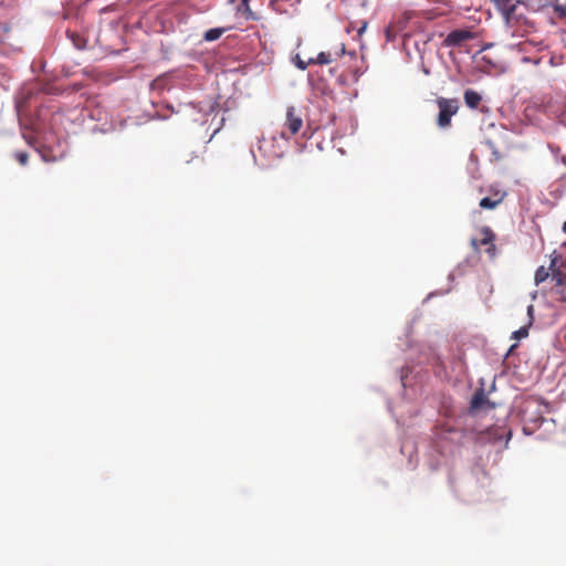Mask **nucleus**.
<instances>
[{
  "label": "nucleus",
  "mask_w": 566,
  "mask_h": 566,
  "mask_svg": "<svg viewBox=\"0 0 566 566\" xmlns=\"http://www.w3.org/2000/svg\"><path fill=\"white\" fill-rule=\"evenodd\" d=\"M439 114L437 117V125L440 128H448L451 126V118L459 111V101L457 98L439 97L437 99Z\"/></svg>",
  "instance_id": "1"
},
{
  "label": "nucleus",
  "mask_w": 566,
  "mask_h": 566,
  "mask_svg": "<svg viewBox=\"0 0 566 566\" xmlns=\"http://www.w3.org/2000/svg\"><path fill=\"white\" fill-rule=\"evenodd\" d=\"M547 406L538 399H528L522 408V418L525 423L538 424L543 421V409Z\"/></svg>",
  "instance_id": "2"
},
{
  "label": "nucleus",
  "mask_w": 566,
  "mask_h": 566,
  "mask_svg": "<svg viewBox=\"0 0 566 566\" xmlns=\"http://www.w3.org/2000/svg\"><path fill=\"white\" fill-rule=\"evenodd\" d=\"M480 232L482 234V239L481 240L472 239L471 240L472 248L474 250H478L480 245H488L486 253L493 258L495 255V251H496V248L494 244V240H495L494 232L492 231V229L490 227H483L480 230Z\"/></svg>",
  "instance_id": "3"
},
{
  "label": "nucleus",
  "mask_w": 566,
  "mask_h": 566,
  "mask_svg": "<svg viewBox=\"0 0 566 566\" xmlns=\"http://www.w3.org/2000/svg\"><path fill=\"white\" fill-rule=\"evenodd\" d=\"M285 127L289 129V135L282 133V136L289 138L300 132L303 125L302 116L296 112L295 107L290 106L286 111Z\"/></svg>",
  "instance_id": "4"
},
{
  "label": "nucleus",
  "mask_w": 566,
  "mask_h": 566,
  "mask_svg": "<svg viewBox=\"0 0 566 566\" xmlns=\"http://www.w3.org/2000/svg\"><path fill=\"white\" fill-rule=\"evenodd\" d=\"M473 38V34L469 30H453L451 31L443 41L444 46H459L467 40Z\"/></svg>",
  "instance_id": "5"
},
{
  "label": "nucleus",
  "mask_w": 566,
  "mask_h": 566,
  "mask_svg": "<svg viewBox=\"0 0 566 566\" xmlns=\"http://www.w3.org/2000/svg\"><path fill=\"white\" fill-rule=\"evenodd\" d=\"M549 270H552V281L557 294H560V300H564L563 289L566 287V273L556 268V259L552 260Z\"/></svg>",
  "instance_id": "6"
},
{
  "label": "nucleus",
  "mask_w": 566,
  "mask_h": 566,
  "mask_svg": "<svg viewBox=\"0 0 566 566\" xmlns=\"http://www.w3.org/2000/svg\"><path fill=\"white\" fill-rule=\"evenodd\" d=\"M497 10L504 17L506 23L510 22L511 15L515 12L520 0H492Z\"/></svg>",
  "instance_id": "7"
},
{
  "label": "nucleus",
  "mask_w": 566,
  "mask_h": 566,
  "mask_svg": "<svg viewBox=\"0 0 566 566\" xmlns=\"http://www.w3.org/2000/svg\"><path fill=\"white\" fill-rule=\"evenodd\" d=\"M506 193L500 190L494 191L492 197H484L480 200V208L492 210L495 209L504 200Z\"/></svg>",
  "instance_id": "8"
},
{
  "label": "nucleus",
  "mask_w": 566,
  "mask_h": 566,
  "mask_svg": "<svg viewBox=\"0 0 566 566\" xmlns=\"http://www.w3.org/2000/svg\"><path fill=\"white\" fill-rule=\"evenodd\" d=\"M344 53H345L344 44L342 45L340 51L335 52V54H333L332 52H321V53H318L316 59H314V64H319V65L331 64L333 61H335V59L337 56H340Z\"/></svg>",
  "instance_id": "9"
},
{
  "label": "nucleus",
  "mask_w": 566,
  "mask_h": 566,
  "mask_svg": "<svg viewBox=\"0 0 566 566\" xmlns=\"http://www.w3.org/2000/svg\"><path fill=\"white\" fill-rule=\"evenodd\" d=\"M180 161L184 165L195 164L196 166H201V165H203V157L196 151L185 150L180 154Z\"/></svg>",
  "instance_id": "10"
},
{
  "label": "nucleus",
  "mask_w": 566,
  "mask_h": 566,
  "mask_svg": "<svg viewBox=\"0 0 566 566\" xmlns=\"http://www.w3.org/2000/svg\"><path fill=\"white\" fill-rule=\"evenodd\" d=\"M463 97L465 105L471 109L478 108L482 101V96L476 91L471 88L464 91Z\"/></svg>",
  "instance_id": "11"
},
{
  "label": "nucleus",
  "mask_w": 566,
  "mask_h": 566,
  "mask_svg": "<svg viewBox=\"0 0 566 566\" xmlns=\"http://www.w3.org/2000/svg\"><path fill=\"white\" fill-rule=\"evenodd\" d=\"M486 403H489V400L485 396V392L483 389H480L473 395L470 409L471 411H478L481 410Z\"/></svg>",
  "instance_id": "12"
},
{
  "label": "nucleus",
  "mask_w": 566,
  "mask_h": 566,
  "mask_svg": "<svg viewBox=\"0 0 566 566\" xmlns=\"http://www.w3.org/2000/svg\"><path fill=\"white\" fill-rule=\"evenodd\" d=\"M237 12L241 13L245 19H255L254 13L249 6V0H241L237 7Z\"/></svg>",
  "instance_id": "13"
},
{
  "label": "nucleus",
  "mask_w": 566,
  "mask_h": 566,
  "mask_svg": "<svg viewBox=\"0 0 566 566\" xmlns=\"http://www.w3.org/2000/svg\"><path fill=\"white\" fill-rule=\"evenodd\" d=\"M549 276H552V270L546 269L545 266H539L534 276V281L536 285H539L544 281H546Z\"/></svg>",
  "instance_id": "14"
},
{
  "label": "nucleus",
  "mask_w": 566,
  "mask_h": 566,
  "mask_svg": "<svg viewBox=\"0 0 566 566\" xmlns=\"http://www.w3.org/2000/svg\"><path fill=\"white\" fill-rule=\"evenodd\" d=\"M224 32V29L222 28H213L206 31L203 34V39L208 42H212L218 40Z\"/></svg>",
  "instance_id": "15"
},
{
  "label": "nucleus",
  "mask_w": 566,
  "mask_h": 566,
  "mask_svg": "<svg viewBox=\"0 0 566 566\" xmlns=\"http://www.w3.org/2000/svg\"><path fill=\"white\" fill-rule=\"evenodd\" d=\"M67 35L76 49L81 50L86 46V40L82 35L70 31H67Z\"/></svg>",
  "instance_id": "16"
},
{
  "label": "nucleus",
  "mask_w": 566,
  "mask_h": 566,
  "mask_svg": "<svg viewBox=\"0 0 566 566\" xmlns=\"http://www.w3.org/2000/svg\"><path fill=\"white\" fill-rule=\"evenodd\" d=\"M553 7V13H554V18L558 19V20H564L566 19V4H560L558 2H555L552 4Z\"/></svg>",
  "instance_id": "17"
},
{
  "label": "nucleus",
  "mask_w": 566,
  "mask_h": 566,
  "mask_svg": "<svg viewBox=\"0 0 566 566\" xmlns=\"http://www.w3.org/2000/svg\"><path fill=\"white\" fill-rule=\"evenodd\" d=\"M295 66L300 69L301 71H304L307 69L308 65L314 64V59H310L308 61L302 60L298 55L294 59Z\"/></svg>",
  "instance_id": "18"
},
{
  "label": "nucleus",
  "mask_w": 566,
  "mask_h": 566,
  "mask_svg": "<svg viewBox=\"0 0 566 566\" xmlns=\"http://www.w3.org/2000/svg\"><path fill=\"white\" fill-rule=\"evenodd\" d=\"M528 324L525 326L520 327L517 331H515L512 334V338L514 339H522L528 336Z\"/></svg>",
  "instance_id": "19"
},
{
  "label": "nucleus",
  "mask_w": 566,
  "mask_h": 566,
  "mask_svg": "<svg viewBox=\"0 0 566 566\" xmlns=\"http://www.w3.org/2000/svg\"><path fill=\"white\" fill-rule=\"evenodd\" d=\"M14 158L21 166H25L29 161V155L25 151H15Z\"/></svg>",
  "instance_id": "20"
},
{
  "label": "nucleus",
  "mask_w": 566,
  "mask_h": 566,
  "mask_svg": "<svg viewBox=\"0 0 566 566\" xmlns=\"http://www.w3.org/2000/svg\"><path fill=\"white\" fill-rule=\"evenodd\" d=\"M272 145V140H261L259 145V150L264 151L268 146Z\"/></svg>",
  "instance_id": "21"
},
{
  "label": "nucleus",
  "mask_w": 566,
  "mask_h": 566,
  "mask_svg": "<svg viewBox=\"0 0 566 566\" xmlns=\"http://www.w3.org/2000/svg\"><path fill=\"white\" fill-rule=\"evenodd\" d=\"M533 313H534V306L528 305V307H527V315L530 316L528 326H531L533 324V319H534Z\"/></svg>",
  "instance_id": "22"
},
{
  "label": "nucleus",
  "mask_w": 566,
  "mask_h": 566,
  "mask_svg": "<svg viewBox=\"0 0 566 566\" xmlns=\"http://www.w3.org/2000/svg\"><path fill=\"white\" fill-rule=\"evenodd\" d=\"M367 28V22H363L361 27L358 29V34H363Z\"/></svg>",
  "instance_id": "23"
},
{
  "label": "nucleus",
  "mask_w": 566,
  "mask_h": 566,
  "mask_svg": "<svg viewBox=\"0 0 566 566\" xmlns=\"http://www.w3.org/2000/svg\"><path fill=\"white\" fill-rule=\"evenodd\" d=\"M237 0H228L230 4H233Z\"/></svg>",
  "instance_id": "24"
},
{
  "label": "nucleus",
  "mask_w": 566,
  "mask_h": 566,
  "mask_svg": "<svg viewBox=\"0 0 566 566\" xmlns=\"http://www.w3.org/2000/svg\"><path fill=\"white\" fill-rule=\"evenodd\" d=\"M507 440L511 438V431H507Z\"/></svg>",
  "instance_id": "25"
},
{
  "label": "nucleus",
  "mask_w": 566,
  "mask_h": 566,
  "mask_svg": "<svg viewBox=\"0 0 566 566\" xmlns=\"http://www.w3.org/2000/svg\"><path fill=\"white\" fill-rule=\"evenodd\" d=\"M563 230L566 232V222L563 226Z\"/></svg>",
  "instance_id": "26"
}]
</instances>
